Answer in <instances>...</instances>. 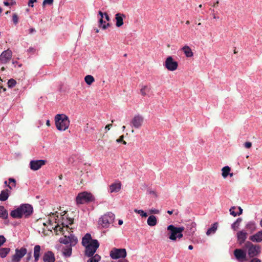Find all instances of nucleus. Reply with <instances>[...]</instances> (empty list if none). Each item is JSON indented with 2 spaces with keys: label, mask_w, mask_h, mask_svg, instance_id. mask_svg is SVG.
Here are the masks:
<instances>
[{
  "label": "nucleus",
  "mask_w": 262,
  "mask_h": 262,
  "mask_svg": "<svg viewBox=\"0 0 262 262\" xmlns=\"http://www.w3.org/2000/svg\"><path fill=\"white\" fill-rule=\"evenodd\" d=\"M167 237L168 239L173 242H176L177 239H181L183 237V232L185 227L181 226H176L170 224L167 226Z\"/></svg>",
  "instance_id": "1"
},
{
  "label": "nucleus",
  "mask_w": 262,
  "mask_h": 262,
  "mask_svg": "<svg viewBox=\"0 0 262 262\" xmlns=\"http://www.w3.org/2000/svg\"><path fill=\"white\" fill-rule=\"evenodd\" d=\"M33 212V207L28 204H25L20 205L17 209L12 210L10 213L11 216L13 218L20 219L23 215L26 217L29 216Z\"/></svg>",
  "instance_id": "2"
},
{
  "label": "nucleus",
  "mask_w": 262,
  "mask_h": 262,
  "mask_svg": "<svg viewBox=\"0 0 262 262\" xmlns=\"http://www.w3.org/2000/svg\"><path fill=\"white\" fill-rule=\"evenodd\" d=\"M55 125L59 130L64 131L68 128L70 121L68 117L65 114H57L55 117Z\"/></svg>",
  "instance_id": "3"
},
{
  "label": "nucleus",
  "mask_w": 262,
  "mask_h": 262,
  "mask_svg": "<svg viewBox=\"0 0 262 262\" xmlns=\"http://www.w3.org/2000/svg\"><path fill=\"white\" fill-rule=\"evenodd\" d=\"M244 246L249 258L257 257L261 252L260 246L257 244H253L250 241H247Z\"/></svg>",
  "instance_id": "4"
},
{
  "label": "nucleus",
  "mask_w": 262,
  "mask_h": 262,
  "mask_svg": "<svg viewBox=\"0 0 262 262\" xmlns=\"http://www.w3.org/2000/svg\"><path fill=\"white\" fill-rule=\"evenodd\" d=\"M95 197L90 192L84 191L79 193L76 198V201L77 204L88 203L94 201Z\"/></svg>",
  "instance_id": "5"
},
{
  "label": "nucleus",
  "mask_w": 262,
  "mask_h": 262,
  "mask_svg": "<svg viewBox=\"0 0 262 262\" xmlns=\"http://www.w3.org/2000/svg\"><path fill=\"white\" fill-rule=\"evenodd\" d=\"M233 255L235 259L238 262H245L248 260L244 246L241 248L235 249L233 251Z\"/></svg>",
  "instance_id": "6"
},
{
  "label": "nucleus",
  "mask_w": 262,
  "mask_h": 262,
  "mask_svg": "<svg viewBox=\"0 0 262 262\" xmlns=\"http://www.w3.org/2000/svg\"><path fill=\"white\" fill-rule=\"evenodd\" d=\"M164 68L169 71L176 70L179 66L178 62L175 60L172 56H168L163 62Z\"/></svg>",
  "instance_id": "7"
},
{
  "label": "nucleus",
  "mask_w": 262,
  "mask_h": 262,
  "mask_svg": "<svg viewBox=\"0 0 262 262\" xmlns=\"http://www.w3.org/2000/svg\"><path fill=\"white\" fill-rule=\"evenodd\" d=\"M99 246V243L97 239L92 240L90 244L84 246L85 247V255L88 257L93 256Z\"/></svg>",
  "instance_id": "8"
},
{
  "label": "nucleus",
  "mask_w": 262,
  "mask_h": 262,
  "mask_svg": "<svg viewBox=\"0 0 262 262\" xmlns=\"http://www.w3.org/2000/svg\"><path fill=\"white\" fill-rule=\"evenodd\" d=\"M115 219V215L112 212H108L99 219V224L103 227H107L110 224H112Z\"/></svg>",
  "instance_id": "9"
},
{
  "label": "nucleus",
  "mask_w": 262,
  "mask_h": 262,
  "mask_svg": "<svg viewBox=\"0 0 262 262\" xmlns=\"http://www.w3.org/2000/svg\"><path fill=\"white\" fill-rule=\"evenodd\" d=\"M110 255L112 259H117L126 257V252L125 249L114 248L110 251Z\"/></svg>",
  "instance_id": "10"
},
{
  "label": "nucleus",
  "mask_w": 262,
  "mask_h": 262,
  "mask_svg": "<svg viewBox=\"0 0 262 262\" xmlns=\"http://www.w3.org/2000/svg\"><path fill=\"white\" fill-rule=\"evenodd\" d=\"M248 233L246 231L243 229L237 231L236 233L237 243L239 246H242L247 242Z\"/></svg>",
  "instance_id": "11"
},
{
  "label": "nucleus",
  "mask_w": 262,
  "mask_h": 262,
  "mask_svg": "<svg viewBox=\"0 0 262 262\" xmlns=\"http://www.w3.org/2000/svg\"><path fill=\"white\" fill-rule=\"evenodd\" d=\"M12 56V52L8 49L3 51L0 55V63L6 64L10 61Z\"/></svg>",
  "instance_id": "12"
},
{
  "label": "nucleus",
  "mask_w": 262,
  "mask_h": 262,
  "mask_svg": "<svg viewBox=\"0 0 262 262\" xmlns=\"http://www.w3.org/2000/svg\"><path fill=\"white\" fill-rule=\"evenodd\" d=\"M47 161L44 160H32L30 162V168L31 170L36 171L45 165Z\"/></svg>",
  "instance_id": "13"
},
{
  "label": "nucleus",
  "mask_w": 262,
  "mask_h": 262,
  "mask_svg": "<svg viewBox=\"0 0 262 262\" xmlns=\"http://www.w3.org/2000/svg\"><path fill=\"white\" fill-rule=\"evenodd\" d=\"M144 121V118L139 114L135 115L132 118V127L138 129L141 127Z\"/></svg>",
  "instance_id": "14"
},
{
  "label": "nucleus",
  "mask_w": 262,
  "mask_h": 262,
  "mask_svg": "<svg viewBox=\"0 0 262 262\" xmlns=\"http://www.w3.org/2000/svg\"><path fill=\"white\" fill-rule=\"evenodd\" d=\"M186 226L185 234L187 235V238L189 236H192L196 231V223L194 222H191L187 224Z\"/></svg>",
  "instance_id": "15"
},
{
  "label": "nucleus",
  "mask_w": 262,
  "mask_h": 262,
  "mask_svg": "<svg viewBox=\"0 0 262 262\" xmlns=\"http://www.w3.org/2000/svg\"><path fill=\"white\" fill-rule=\"evenodd\" d=\"M27 253V249L25 248H21L20 249L15 250V254L12 256L13 261H18L20 258L24 257Z\"/></svg>",
  "instance_id": "16"
},
{
  "label": "nucleus",
  "mask_w": 262,
  "mask_h": 262,
  "mask_svg": "<svg viewBox=\"0 0 262 262\" xmlns=\"http://www.w3.org/2000/svg\"><path fill=\"white\" fill-rule=\"evenodd\" d=\"M249 239L251 242H254L256 243H260L262 242V230H260L255 233V234H253L251 235H250L249 237Z\"/></svg>",
  "instance_id": "17"
},
{
  "label": "nucleus",
  "mask_w": 262,
  "mask_h": 262,
  "mask_svg": "<svg viewBox=\"0 0 262 262\" xmlns=\"http://www.w3.org/2000/svg\"><path fill=\"white\" fill-rule=\"evenodd\" d=\"M245 228L250 234L253 233L257 229L256 223L254 221L248 222L246 224Z\"/></svg>",
  "instance_id": "18"
},
{
  "label": "nucleus",
  "mask_w": 262,
  "mask_h": 262,
  "mask_svg": "<svg viewBox=\"0 0 262 262\" xmlns=\"http://www.w3.org/2000/svg\"><path fill=\"white\" fill-rule=\"evenodd\" d=\"M43 260L44 262H54L55 258L54 253L50 251L47 252L43 256Z\"/></svg>",
  "instance_id": "19"
},
{
  "label": "nucleus",
  "mask_w": 262,
  "mask_h": 262,
  "mask_svg": "<svg viewBox=\"0 0 262 262\" xmlns=\"http://www.w3.org/2000/svg\"><path fill=\"white\" fill-rule=\"evenodd\" d=\"M147 223L150 227L156 226L158 223V217L154 215H150L147 219Z\"/></svg>",
  "instance_id": "20"
},
{
  "label": "nucleus",
  "mask_w": 262,
  "mask_h": 262,
  "mask_svg": "<svg viewBox=\"0 0 262 262\" xmlns=\"http://www.w3.org/2000/svg\"><path fill=\"white\" fill-rule=\"evenodd\" d=\"M219 224L217 222H214L212 224H211V226L208 228L207 231H206V234L207 235H210L211 234H214L215 233L217 230Z\"/></svg>",
  "instance_id": "21"
},
{
  "label": "nucleus",
  "mask_w": 262,
  "mask_h": 262,
  "mask_svg": "<svg viewBox=\"0 0 262 262\" xmlns=\"http://www.w3.org/2000/svg\"><path fill=\"white\" fill-rule=\"evenodd\" d=\"M10 192V190L8 189L1 191L0 193V201H6L8 199Z\"/></svg>",
  "instance_id": "22"
},
{
  "label": "nucleus",
  "mask_w": 262,
  "mask_h": 262,
  "mask_svg": "<svg viewBox=\"0 0 262 262\" xmlns=\"http://www.w3.org/2000/svg\"><path fill=\"white\" fill-rule=\"evenodd\" d=\"M182 50L186 57L190 58L193 56V53L189 46L185 45L182 48Z\"/></svg>",
  "instance_id": "23"
},
{
  "label": "nucleus",
  "mask_w": 262,
  "mask_h": 262,
  "mask_svg": "<svg viewBox=\"0 0 262 262\" xmlns=\"http://www.w3.org/2000/svg\"><path fill=\"white\" fill-rule=\"evenodd\" d=\"M124 15L121 13H117L115 15V19L116 20V25L117 27L122 26L123 24V18Z\"/></svg>",
  "instance_id": "24"
},
{
  "label": "nucleus",
  "mask_w": 262,
  "mask_h": 262,
  "mask_svg": "<svg viewBox=\"0 0 262 262\" xmlns=\"http://www.w3.org/2000/svg\"><path fill=\"white\" fill-rule=\"evenodd\" d=\"M120 183H115L110 186V191L111 193L118 192L121 189Z\"/></svg>",
  "instance_id": "25"
},
{
  "label": "nucleus",
  "mask_w": 262,
  "mask_h": 262,
  "mask_svg": "<svg viewBox=\"0 0 262 262\" xmlns=\"http://www.w3.org/2000/svg\"><path fill=\"white\" fill-rule=\"evenodd\" d=\"M243 219L242 217H238L236 219V220L231 224V229L233 231H237Z\"/></svg>",
  "instance_id": "26"
},
{
  "label": "nucleus",
  "mask_w": 262,
  "mask_h": 262,
  "mask_svg": "<svg viewBox=\"0 0 262 262\" xmlns=\"http://www.w3.org/2000/svg\"><path fill=\"white\" fill-rule=\"evenodd\" d=\"M93 239L90 234L86 233L82 239V244L83 246L91 243Z\"/></svg>",
  "instance_id": "27"
},
{
  "label": "nucleus",
  "mask_w": 262,
  "mask_h": 262,
  "mask_svg": "<svg viewBox=\"0 0 262 262\" xmlns=\"http://www.w3.org/2000/svg\"><path fill=\"white\" fill-rule=\"evenodd\" d=\"M231 168L229 166H225L222 169V176L224 178H227L230 174Z\"/></svg>",
  "instance_id": "28"
},
{
  "label": "nucleus",
  "mask_w": 262,
  "mask_h": 262,
  "mask_svg": "<svg viewBox=\"0 0 262 262\" xmlns=\"http://www.w3.org/2000/svg\"><path fill=\"white\" fill-rule=\"evenodd\" d=\"M8 217L7 210L3 206H0V217L3 219H7Z\"/></svg>",
  "instance_id": "29"
},
{
  "label": "nucleus",
  "mask_w": 262,
  "mask_h": 262,
  "mask_svg": "<svg viewBox=\"0 0 262 262\" xmlns=\"http://www.w3.org/2000/svg\"><path fill=\"white\" fill-rule=\"evenodd\" d=\"M188 238H189V239L194 244L202 243L204 242V241L203 239H202L201 237L195 236L194 235L192 236L188 237Z\"/></svg>",
  "instance_id": "30"
},
{
  "label": "nucleus",
  "mask_w": 262,
  "mask_h": 262,
  "mask_svg": "<svg viewBox=\"0 0 262 262\" xmlns=\"http://www.w3.org/2000/svg\"><path fill=\"white\" fill-rule=\"evenodd\" d=\"M10 249L9 248H2L0 249V256L5 258L9 253Z\"/></svg>",
  "instance_id": "31"
},
{
  "label": "nucleus",
  "mask_w": 262,
  "mask_h": 262,
  "mask_svg": "<svg viewBox=\"0 0 262 262\" xmlns=\"http://www.w3.org/2000/svg\"><path fill=\"white\" fill-rule=\"evenodd\" d=\"M40 247L39 245L35 246L34 248V257L35 260H37L39 257Z\"/></svg>",
  "instance_id": "32"
},
{
  "label": "nucleus",
  "mask_w": 262,
  "mask_h": 262,
  "mask_svg": "<svg viewBox=\"0 0 262 262\" xmlns=\"http://www.w3.org/2000/svg\"><path fill=\"white\" fill-rule=\"evenodd\" d=\"M69 239H70V246H75L77 243V238L72 233H70L68 235Z\"/></svg>",
  "instance_id": "33"
},
{
  "label": "nucleus",
  "mask_w": 262,
  "mask_h": 262,
  "mask_svg": "<svg viewBox=\"0 0 262 262\" xmlns=\"http://www.w3.org/2000/svg\"><path fill=\"white\" fill-rule=\"evenodd\" d=\"M134 211L139 214L142 217H146L148 216L147 213L142 210V209H135L134 210Z\"/></svg>",
  "instance_id": "34"
},
{
  "label": "nucleus",
  "mask_w": 262,
  "mask_h": 262,
  "mask_svg": "<svg viewBox=\"0 0 262 262\" xmlns=\"http://www.w3.org/2000/svg\"><path fill=\"white\" fill-rule=\"evenodd\" d=\"M84 80L86 84L91 85L95 81V79L92 76L88 75L85 77Z\"/></svg>",
  "instance_id": "35"
},
{
  "label": "nucleus",
  "mask_w": 262,
  "mask_h": 262,
  "mask_svg": "<svg viewBox=\"0 0 262 262\" xmlns=\"http://www.w3.org/2000/svg\"><path fill=\"white\" fill-rule=\"evenodd\" d=\"M101 257L98 254H96L87 261V262H98L100 260Z\"/></svg>",
  "instance_id": "36"
},
{
  "label": "nucleus",
  "mask_w": 262,
  "mask_h": 262,
  "mask_svg": "<svg viewBox=\"0 0 262 262\" xmlns=\"http://www.w3.org/2000/svg\"><path fill=\"white\" fill-rule=\"evenodd\" d=\"M64 255L70 256L72 254V246H68L64 249L63 252Z\"/></svg>",
  "instance_id": "37"
},
{
  "label": "nucleus",
  "mask_w": 262,
  "mask_h": 262,
  "mask_svg": "<svg viewBox=\"0 0 262 262\" xmlns=\"http://www.w3.org/2000/svg\"><path fill=\"white\" fill-rule=\"evenodd\" d=\"M237 207L235 206H233L230 207L229 209V213L231 215L233 216V217H236L238 216V215L236 213H237V212H236L235 211V209H236Z\"/></svg>",
  "instance_id": "38"
},
{
  "label": "nucleus",
  "mask_w": 262,
  "mask_h": 262,
  "mask_svg": "<svg viewBox=\"0 0 262 262\" xmlns=\"http://www.w3.org/2000/svg\"><path fill=\"white\" fill-rule=\"evenodd\" d=\"M99 27H102L103 29H106L108 26H110L109 23H107V24H104L103 23H105V21H103V18L101 17L99 20Z\"/></svg>",
  "instance_id": "39"
},
{
  "label": "nucleus",
  "mask_w": 262,
  "mask_h": 262,
  "mask_svg": "<svg viewBox=\"0 0 262 262\" xmlns=\"http://www.w3.org/2000/svg\"><path fill=\"white\" fill-rule=\"evenodd\" d=\"M60 242L64 244H70V239L68 236L64 235V237L60 238Z\"/></svg>",
  "instance_id": "40"
},
{
  "label": "nucleus",
  "mask_w": 262,
  "mask_h": 262,
  "mask_svg": "<svg viewBox=\"0 0 262 262\" xmlns=\"http://www.w3.org/2000/svg\"><path fill=\"white\" fill-rule=\"evenodd\" d=\"M16 84V81L13 79H11L8 81V86L10 88L14 87Z\"/></svg>",
  "instance_id": "41"
},
{
  "label": "nucleus",
  "mask_w": 262,
  "mask_h": 262,
  "mask_svg": "<svg viewBox=\"0 0 262 262\" xmlns=\"http://www.w3.org/2000/svg\"><path fill=\"white\" fill-rule=\"evenodd\" d=\"M148 91V88L147 86H143L140 89V93L141 95L143 96H145L146 95V92Z\"/></svg>",
  "instance_id": "42"
},
{
  "label": "nucleus",
  "mask_w": 262,
  "mask_h": 262,
  "mask_svg": "<svg viewBox=\"0 0 262 262\" xmlns=\"http://www.w3.org/2000/svg\"><path fill=\"white\" fill-rule=\"evenodd\" d=\"M9 183L10 184L11 183H12L11 186L12 187V188L14 187H15L16 186V180L13 178H9L8 179Z\"/></svg>",
  "instance_id": "43"
},
{
  "label": "nucleus",
  "mask_w": 262,
  "mask_h": 262,
  "mask_svg": "<svg viewBox=\"0 0 262 262\" xmlns=\"http://www.w3.org/2000/svg\"><path fill=\"white\" fill-rule=\"evenodd\" d=\"M12 20L14 24L16 25L18 22V17L16 14H13L12 16Z\"/></svg>",
  "instance_id": "44"
},
{
  "label": "nucleus",
  "mask_w": 262,
  "mask_h": 262,
  "mask_svg": "<svg viewBox=\"0 0 262 262\" xmlns=\"http://www.w3.org/2000/svg\"><path fill=\"white\" fill-rule=\"evenodd\" d=\"M149 213L151 215H153V214H159L160 210L155 208H152L149 210Z\"/></svg>",
  "instance_id": "45"
},
{
  "label": "nucleus",
  "mask_w": 262,
  "mask_h": 262,
  "mask_svg": "<svg viewBox=\"0 0 262 262\" xmlns=\"http://www.w3.org/2000/svg\"><path fill=\"white\" fill-rule=\"evenodd\" d=\"M252 143L250 141H246L244 143V147L247 149H249L252 147Z\"/></svg>",
  "instance_id": "46"
},
{
  "label": "nucleus",
  "mask_w": 262,
  "mask_h": 262,
  "mask_svg": "<svg viewBox=\"0 0 262 262\" xmlns=\"http://www.w3.org/2000/svg\"><path fill=\"white\" fill-rule=\"evenodd\" d=\"M53 0H44L42 3L43 6H45L46 5H51L53 3Z\"/></svg>",
  "instance_id": "47"
},
{
  "label": "nucleus",
  "mask_w": 262,
  "mask_h": 262,
  "mask_svg": "<svg viewBox=\"0 0 262 262\" xmlns=\"http://www.w3.org/2000/svg\"><path fill=\"white\" fill-rule=\"evenodd\" d=\"M6 241V238L3 235H0V247H1Z\"/></svg>",
  "instance_id": "48"
},
{
  "label": "nucleus",
  "mask_w": 262,
  "mask_h": 262,
  "mask_svg": "<svg viewBox=\"0 0 262 262\" xmlns=\"http://www.w3.org/2000/svg\"><path fill=\"white\" fill-rule=\"evenodd\" d=\"M251 259L249 260V262H262L261 260L258 258L256 257H254L251 258Z\"/></svg>",
  "instance_id": "49"
},
{
  "label": "nucleus",
  "mask_w": 262,
  "mask_h": 262,
  "mask_svg": "<svg viewBox=\"0 0 262 262\" xmlns=\"http://www.w3.org/2000/svg\"><path fill=\"white\" fill-rule=\"evenodd\" d=\"M236 209H238L237 213H236L238 216H239L240 215H242L243 213V209L241 206H236Z\"/></svg>",
  "instance_id": "50"
},
{
  "label": "nucleus",
  "mask_w": 262,
  "mask_h": 262,
  "mask_svg": "<svg viewBox=\"0 0 262 262\" xmlns=\"http://www.w3.org/2000/svg\"><path fill=\"white\" fill-rule=\"evenodd\" d=\"M123 138H124L123 136H121L119 137V139H117L116 141L118 143L122 142L123 144H126V143L125 141L123 140Z\"/></svg>",
  "instance_id": "51"
},
{
  "label": "nucleus",
  "mask_w": 262,
  "mask_h": 262,
  "mask_svg": "<svg viewBox=\"0 0 262 262\" xmlns=\"http://www.w3.org/2000/svg\"><path fill=\"white\" fill-rule=\"evenodd\" d=\"M147 192L148 194H154L156 197L157 196V194L156 192V191L152 190V189H148L147 190Z\"/></svg>",
  "instance_id": "52"
},
{
  "label": "nucleus",
  "mask_w": 262,
  "mask_h": 262,
  "mask_svg": "<svg viewBox=\"0 0 262 262\" xmlns=\"http://www.w3.org/2000/svg\"><path fill=\"white\" fill-rule=\"evenodd\" d=\"M174 212H175L174 214L175 215H177L178 214L179 211L178 210H177L176 211L174 210H167V213L169 214V215H171Z\"/></svg>",
  "instance_id": "53"
},
{
  "label": "nucleus",
  "mask_w": 262,
  "mask_h": 262,
  "mask_svg": "<svg viewBox=\"0 0 262 262\" xmlns=\"http://www.w3.org/2000/svg\"><path fill=\"white\" fill-rule=\"evenodd\" d=\"M36 0H29L28 5L29 7H33V3L36 2Z\"/></svg>",
  "instance_id": "54"
},
{
  "label": "nucleus",
  "mask_w": 262,
  "mask_h": 262,
  "mask_svg": "<svg viewBox=\"0 0 262 262\" xmlns=\"http://www.w3.org/2000/svg\"><path fill=\"white\" fill-rule=\"evenodd\" d=\"M4 184L6 186L8 187L10 189H12V187L11 186V185L9 184V183H8L7 181H5L4 182Z\"/></svg>",
  "instance_id": "55"
},
{
  "label": "nucleus",
  "mask_w": 262,
  "mask_h": 262,
  "mask_svg": "<svg viewBox=\"0 0 262 262\" xmlns=\"http://www.w3.org/2000/svg\"><path fill=\"white\" fill-rule=\"evenodd\" d=\"M15 2L9 3L8 2H4V4L5 6H9L10 5H13Z\"/></svg>",
  "instance_id": "56"
},
{
  "label": "nucleus",
  "mask_w": 262,
  "mask_h": 262,
  "mask_svg": "<svg viewBox=\"0 0 262 262\" xmlns=\"http://www.w3.org/2000/svg\"><path fill=\"white\" fill-rule=\"evenodd\" d=\"M112 126V124H109L108 125H107L105 127V129L108 130L110 129L111 127Z\"/></svg>",
  "instance_id": "57"
},
{
  "label": "nucleus",
  "mask_w": 262,
  "mask_h": 262,
  "mask_svg": "<svg viewBox=\"0 0 262 262\" xmlns=\"http://www.w3.org/2000/svg\"><path fill=\"white\" fill-rule=\"evenodd\" d=\"M104 14L105 18L106 20L107 21H110V17L108 15V14L106 13H104Z\"/></svg>",
  "instance_id": "58"
},
{
  "label": "nucleus",
  "mask_w": 262,
  "mask_h": 262,
  "mask_svg": "<svg viewBox=\"0 0 262 262\" xmlns=\"http://www.w3.org/2000/svg\"><path fill=\"white\" fill-rule=\"evenodd\" d=\"M35 31H36V30L34 28H31L29 29V33L30 34H32L34 32H35Z\"/></svg>",
  "instance_id": "59"
},
{
  "label": "nucleus",
  "mask_w": 262,
  "mask_h": 262,
  "mask_svg": "<svg viewBox=\"0 0 262 262\" xmlns=\"http://www.w3.org/2000/svg\"><path fill=\"white\" fill-rule=\"evenodd\" d=\"M98 14L99 15H100L101 17L103 18L104 14L101 11H99Z\"/></svg>",
  "instance_id": "60"
},
{
  "label": "nucleus",
  "mask_w": 262,
  "mask_h": 262,
  "mask_svg": "<svg viewBox=\"0 0 262 262\" xmlns=\"http://www.w3.org/2000/svg\"><path fill=\"white\" fill-rule=\"evenodd\" d=\"M212 16H213V18L214 19H219V16H216L215 15V14L214 13H213L212 14Z\"/></svg>",
  "instance_id": "61"
},
{
  "label": "nucleus",
  "mask_w": 262,
  "mask_h": 262,
  "mask_svg": "<svg viewBox=\"0 0 262 262\" xmlns=\"http://www.w3.org/2000/svg\"><path fill=\"white\" fill-rule=\"evenodd\" d=\"M188 250H192L193 249V246L192 245H190L188 248Z\"/></svg>",
  "instance_id": "62"
},
{
  "label": "nucleus",
  "mask_w": 262,
  "mask_h": 262,
  "mask_svg": "<svg viewBox=\"0 0 262 262\" xmlns=\"http://www.w3.org/2000/svg\"><path fill=\"white\" fill-rule=\"evenodd\" d=\"M46 125L48 126H50V122L49 120H47L46 121Z\"/></svg>",
  "instance_id": "63"
},
{
  "label": "nucleus",
  "mask_w": 262,
  "mask_h": 262,
  "mask_svg": "<svg viewBox=\"0 0 262 262\" xmlns=\"http://www.w3.org/2000/svg\"><path fill=\"white\" fill-rule=\"evenodd\" d=\"M73 223V219H69V224L71 225Z\"/></svg>",
  "instance_id": "64"
}]
</instances>
